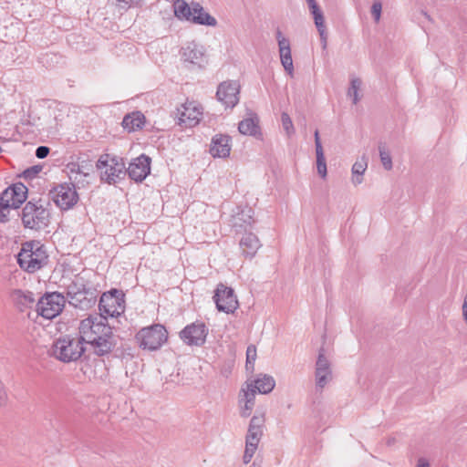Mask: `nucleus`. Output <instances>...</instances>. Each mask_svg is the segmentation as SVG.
<instances>
[{"mask_svg":"<svg viewBox=\"0 0 467 467\" xmlns=\"http://www.w3.org/2000/svg\"><path fill=\"white\" fill-rule=\"evenodd\" d=\"M79 338L86 348L99 356L109 354L116 345L112 328L107 324L103 316H89L81 320L79 327Z\"/></svg>","mask_w":467,"mask_h":467,"instance_id":"f257e3e1","label":"nucleus"},{"mask_svg":"<svg viewBox=\"0 0 467 467\" xmlns=\"http://www.w3.org/2000/svg\"><path fill=\"white\" fill-rule=\"evenodd\" d=\"M17 263L21 269L29 274L37 272L48 263L45 246L38 241H28L22 244L17 254Z\"/></svg>","mask_w":467,"mask_h":467,"instance_id":"f03ea898","label":"nucleus"},{"mask_svg":"<svg viewBox=\"0 0 467 467\" xmlns=\"http://www.w3.org/2000/svg\"><path fill=\"white\" fill-rule=\"evenodd\" d=\"M86 349L79 338L65 336L53 343L49 354L59 361L69 363L78 360Z\"/></svg>","mask_w":467,"mask_h":467,"instance_id":"7ed1b4c3","label":"nucleus"},{"mask_svg":"<svg viewBox=\"0 0 467 467\" xmlns=\"http://www.w3.org/2000/svg\"><path fill=\"white\" fill-rule=\"evenodd\" d=\"M174 14L179 19L193 24L215 26L217 20L208 14L199 3L188 5L184 0H176L173 5Z\"/></svg>","mask_w":467,"mask_h":467,"instance_id":"20e7f679","label":"nucleus"},{"mask_svg":"<svg viewBox=\"0 0 467 467\" xmlns=\"http://www.w3.org/2000/svg\"><path fill=\"white\" fill-rule=\"evenodd\" d=\"M96 168L99 171L100 180L109 184L117 183L126 174V165L122 158L115 155H101L96 163Z\"/></svg>","mask_w":467,"mask_h":467,"instance_id":"39448f33","label":"nucleus"},{"mask_svg":"<svg viewBox=\"0 0 467 467\" xmlns=\"http://www.w3.org/2000/svg\"><path fill=\"white\" fill-rule=\"evenodd\" d=\"M49 213L42 204L28 202L22 211V222L26 228L39 230L48 223Z\"/></svg>","mask_w":467,"mask_h":467,"instance_id":"423d86ee","label":"nucleus"},{"mask_svg":"<svg viewBox=\"0 0 467 467\" xmlns=\"http://www.w3.org/2000/svg\"><path fill=\"white\" fill-rule=\"evenodd\" d=\"M167 331L162 325L156 324L144 327L137 334L140 346L144 349L156 350L167 340Z\"/></svg>","mask_w":467,"mask_h":467,"instance_id":"0eeeda50","label":"nucleus"},{"mask_svg":"<svg viewBox=\"0 0 467 467\" xmlns=\"http://www.w3.org/2000/svg\"><path fill=\"white\" fill-rule=\"evenodd\" d=\"M65 297L57 292L47 294L36 304V312L47 319L58 316L65 306Z\"/></svg>","mask_w":467,"mask_h":467,"instance_id":"6e6552de","label":"nucleus"},{"mask_svg":"<svg viewBox=\"0 0 467 467\" xmlns=\"http://www.w3.org/2000/svg\"><path fill=\"white\" fill-rule=\"evenodd\" d=\"M99 310L103 317H118L125 310L124 294L121 291L112 290L104 293L99 300Z\"/></svg>","mask_w":467,"mask_h":467,"instance_id":"1a4fd4ad","label":"nucleus"},{"mask_svg":"<svg viewBox=\"0 0 467 467\" xmlns=\"http://www.w3.org/2000/svg\"><path fill=\"white\" fill-rule=\"evenodd\" d=\"M67 296L71 305L82 309L88 308L96 302L94 292L89 288L87 289L82 283L78 284V281L68 285Z\"/></svg>","mask_w":467,"mask_h":467,"instance_id":"9d476101","label":"nucleus"},{"mask_svg":"<svg viewBox=\"0 0 467 467\" xmlns=\"http://www.w3.org/2000/svg\"><path fill=\"white\" fill-rule=\"evenodd\" d=\"M202 106L195 101H186L177 109L178 123L185 128L196 126L202 116Z\"/></svg>","mask_w":467,"mask_h":467,"instance_id":"9b49d317","label":"nucleus"},{"mask_svg":"<svg viewBox=\"0 0 467 467\" xmlns=\"http://www.w3.org/2000/svg\"><path fill=\"white\" fill-rule=\"evenodd\" d=\"M213 300L216 305V308L227 314L234 313L239 304L234 291L223 284H219L215 290Z\"/></svg>","mask_w":467,"mask_h":467,"instance_id":"f8f14e48","label":"nucleus"},{"mask_svg":"<svg viewBox=\"0 0 467 467\" xmlns=\"http://www.w3.org/2000/svg\"><path fill=\"white\" fill-rule=\"evenodd\" d=\"M209 329L202 322H193L186 326L181 332V339L188 346H202L208 335Z\"/></svg>","mask_w":467,"mask_h":467,"instance_id":"ddd939ff","label":"nucleus"},{"mask_svg":"<svg viewBox=\"0 0 467 467\" xmlns=\"http://www.w3.org/2000/svg\"><path fill=\"white\" fill-rule=\"evenodd\" d=\"M27 188L21 182L6 188L0 195V204L4 209L18 208L26 200Z\"/></svg>","mask_w":467,"mask_h":467,"instance_id":"4468645a","label":"nucleus"},{"mask_svg":"<svg viewBox=\"0 0 467 467\" xmlns=\"http://www.w3.org/2000/svg\"><path fill=\"white\" fill-rule=\"evenodd\" d=\"M93 171V164L88 160L72 162L67 165L69 179L78 184V187H84L89 183Z\"/></svg>","mask_w":467,"mask_h":467,"instance_id":"2eb2a0df","label":"nucleus"},{"mask_svg":"<svg viewBox=\"0 0 467 467\" xmlns=\"http://www.w3.org/2000/svg\"><path fill=\"white\" fill-rule=\"evenodd\" d=\"M52 198L61 210H68L78 202V195L73 184L64 183L53 190Z\"/></svg>","mask_w":467,"mask_h":467,"instance_id":"dca6fc26","label":"nucleus"},{"mask_svg":"<svg viewBox=\"0 0 467 467\" xmlns=\"http://www.w3.org/2000/svg\"><path fill=\"white\" fill-rule=\"evenodd\" d=\"M181 57L184 63L199 68L203 67L208 61L204 47L195 42H191L182 48Z\"/></svg>","mask_w":467,"mask_h":467,"instance_id":"f3484780","label":"nucleus"},{"mask_svg":"<svg viewBox=\"0 0 467 467\" xmlns=\"http://www.w3.org/2000/svg\"><path fill=\"white\" fill-rule=\"evenodd\" d=\"M333 379L330 361L324 354V350L319 351L315 370L316 389L322 390Z\"/></svg>","mask_w":467,"mask_h":467,"instance_id":"a211bd4d","label":"nucleus"},{"mask_svg":"<svg viewBox=\"0 0 467 467\" xmlns=\"http://www.w3.org/2000/svg\"><path fill=\"white\" fill-rule=\"evenodd\" d=\"M240 85L237 81L229 80L218 86L216 96L226 108H234L239 101Z\"/></svg>","mask_w":467,"mask_h":467,"instance_id":"6ab92c4d","label":"nucleus"},{"mask_svg":"<svg viewBox=\"0 0 467 467\" xmlns=\"http://www.w3.org/2000/svg\"><path fill=\"white\" fill-rule=\"evenodd\" d=\"M150 172V158L145 154L133 159L130 163L126 173L135 182H142Z\"/></svg>","mask_w":467,"mask_h":467,"instance_id":"aec40b11","label":"nucleus"},{"mask_svg":"<svg viewBox=\"0 0 467 467\" xmlns=\"http://www.w3.org/2000/svg\"><path fill=\"white\" fill-rule=\"evenodd\" d=\"M275 37L278 43L280 61L285 72L293 77L294 64L291 55V47L289 40L285 37L280 30L276 31Z\"/></svg>","mask_w":467,"mask_h":467,"instance_id":"412c9836","label":"nucleus"},{"mask_svg":"<svg viewBox=\"0 0 467 467\" xmlns=\"http://www.w3.org/2000/svg\"><path fill=\"white\" fill-rule=\"evenodd\" d=\"M232 149L231 138L224 134H216L213 137L210 147V153L214 158H226L230 155Z\"/></svg>","mask_w":467,"mask_h":467,"instance_id":"4be33fe9","label":"nucleus"},{"mask_svg":"<svg viewBox=\"0 0 467 467\" xmlns=\"http://www.w3.org/2000/svg\"><path fill=\"white\" fill-rule=\"evenodd\" d=\"M239 245L244 256L253 258L261 247V243L255 234L247 233L241 238Z\"/></svg>","mask_w":467,"mask_h":467,"instance_id":"5701e85b","label":"nucleus"},{"mask_svg":"<svg viewBox=\"0 0 467 467\" xmlns=\"http://www.w3.org/2000/svg\"><path fill=\"white\" fill-rule=\"evenodd\" d=\"M238 130L243 135L258 137L261 135L259 128V119L256 115H253L239 122Z\"/></svg>","mask_w":467,"mask_h":467,"instance_id":"b1692460","label":"nucleus"},{"mask_svg":"<svg viewBox=\"0 0 467 467\" xmlns=\"http://www.w3.org/2000/svg\"><path fill=\"white\" fill-rule=\"evenodd\" d=\"M368 168V159L365 155L358 159L351 168V182L358 186L363 182V175Z\"/></svg>","mask_w":467,"mask_h":467,"instance_id":"393cba45","label":"nucleus"},{"mask_svg":"<svg viewBox=\"0 0 467 467\" xmlns=\"http://www.w3.org/2000/svg\"><path fill=\"white\" fill-rule=\"evenodd\" d=\"M250 384H253L257 392L261 394H267L274 389L275 381L272 376L262 375Z\"/></svg>","mask_w":467,"mask_h":467,"instance_id":"a878e982","label":"nucleus"},{"mask_svg":"<svg viewBox=\"0 0 467 467\" xmlns=\"http://www.w3.org/2000/svg\"><path fill=\"white\" fill-rule=\"evenodd\" d=\"M144 119L143 114L139 111H135L124 117L122 126L129 131H133L142 127Z\"/></svg>","mask_w":467,"mask_h":467,"instance_id":"bb28decb","label":"nucleus"},{"mask_svg":"<svg viewBox=\"0 0 467 467\" xmlns=\"http://www.w3.org/2000/svg\"><path fill=\"white\" fill-rule=\"evenodd\" d=\"M362 82L359 78H355L350 81V86L348 90V97L352 99L353 104H357L359 99V90L361 88Z\"/></svg>","mask_w":467,"mask_h":467,"instance_id":"cd10ccee","label":"nucleus"},{"mask_svg":"<svg viewBox=\"0 0 467 467\" xmlns=\"http://www.w3.org/2000/svg\"><path fill=\"white\" fill-rule=\"evenodd\" d=\"M379 152L381 164L386 171H390L393 167L392 159L389 150L385 144L379 145Z\"/></svg>","mask_w":467,"mask_h":467,"instance_id":"c85d7f7f","label":"nucleus"},{"mask_svg":"<svg viewBox=\"0 0 467 467\" xmlns=\"http://www.w3.org/2000/svg\"><path fill=\"white\" fill-rule=\"evenodd\" d=\"M317 156V170L321 178L325 179L327 174V162L324 150L316 151Z\"/></svg>","mask_w":467,"mask_h":467,"instance_id":"c756f323","label":"nucleus"},{"mask_svg":"<svg viewBox=\"0 0 467 467\" xmlns=\"http://www.w3.org/2000/svg\"><path fill=\"white\" fill-rule=\"evenodd\" d=\"M256 390L254 389L253 384L247 383L245 388H243L240 395V404L243 403L244 400L250 401L254 404Z\"/></svg>","mask_w":467,"mask_h":467,"instance_id":"7c9ffc66","label":"nucleus"},{"mask_svg":"<svg viewBox=\"0 0 467 467\" xmlns=\"http://www.w3.org/2000/svg\"><path fill=\"white\" fill-rule=\"evenodd\" d=\"M281 122L283 129L285 130L286 135L291 137L295 133V128L293 121L289 115L286 112H283L281 115Z\"/></svg>","mask_w":467,"mask_h":467,"instance_id":"2f4dec72","label":"nucleus"},{"mask_svg":"<svg viewBox=\"0 0 467 467\" xmlns=\"http://www.w3.org/2000/svg\"><path fill=\"white\" fill-rule=\"evenodd\" d=\"M310 14L313 16L314 23H315L317 29L326 27L324 14H323L322 10L320 9V7L315 11H311Z\"/></svg>","mask_w":467,"mask_h":467,"instance_id":"473e14b6","label":"nucleus"},{"mask_svg":"<svg viewBox=\"0 0 467 467\" xmlns=\"http://www.w3.org/2000/svg\"><path fill=\"white\" fill-rule=\"evenodd\" d=\"M16 296L20 300V303L24 304L25 306L35 302L34 295L31 292L24 293L22 291H18L16 292Z\"/></svg>","mask_w":467,"mask_h":467,"instance_id":"72a5a7b5","label":"nucleus"},{"mask_svg":"<svg viewBox=\"0 0 467 467\" xmlns=\"http://www.w3.org/2000/svg\"><path fill=\"white\" fill-rule=\"evenodd\" d=\"M265 422V418L263 415H254L249 424V429L253 430H263V425Z\"/></svg>","mask_w":467,"mask_h":467,"instance_id":"f704fd0d","label":"nucleus"},{"mask_svg":"<svg viewBox=\"0 0 467 467\" xmlns=\"http://www.w3.org/2000/svg\"><path fill=\"white\" fill-rule=\"evenodd\" d=\"M256 450H257V447L253 446L251 444L248 445V444L245 443V450H244V456H243V461H244V462L245 464L250 462V461L254 457Z\"/></svg>","mask_w":467,"mask_h":467,"instance_id":"c9c22d12","label":"nucleus"},{"mask_svg":"<svg viewBox=\"0 0 467 467\" xmlns=\"http://www.w3.org/2000/svg\"><path fill=\"white\" fill-rule=\"evenodd\" d=\"M382 5L379 1L373 3L371 6V15L374 17L375 22H379L381 16Z\"/></svg>","mask_w":467,"mask_h":467,"instance_id":"e433bc0d","label":"nucleus"},{"mask_svg":"<svg viewBox=\"0 0 467 467\" xmlns=\"http://www.w3.org/2000/svg\"><path fill=\"white\" fill-rule=\"evenodd\" d=\"M254 405V404L250 401L244 400L243 403L241 404V416L244 418L250 416Z\"/></svg>","mask_w":467,"mask_h":467,"instance_id":"4c0bfd02","label":"nucleus"},{"mask_svg":"<svg viewBox=\"0 0 467 467\" xmlns=\"http://www.w3.org/2000/svg\"><path fill=\"white\" fill-rule=\"evenodd\" d=\"M256 358V349L254 346H249L246 350V367L251 364L253 366L254 361Z\"/></svg>","mask_w":467,"mask_h":467,"instance_id":"58836bf2","label":"nucleus"},{"mask_svg":"<svg viewBox=\"0 0 467 467\" xmlns=\"http://www.w3.org/2000/svg\"><path fill=\"white\" fill-rule=\"evenodd\" d=\"M317 31H318V34H319V36H320V41H321L322 47L325 49V48H327V28L326 27H322V28L317 29Z\"/></svg>","mask_w":467,"mask_h":467,"instance_id":"ea45409f","label":"nucleus"},{"mask_svg":"<svg viewBox=\"0 0 467 467\" xmlns=\"http://www.w3.org/2000/svg\"><path fill=\"white\" fill-rule=\"evenodd\" d=\"M49 153V148L46 147V146H39L36 150V156L38 158V159H44L46 158Z\"/></svg>","mask_w":467,"mask_h":467,"instance_id":"a19ab883","label":"nucleus"},{"mask_svg":"<svg viewBox=\"0 0 467 467\" xmlns=\"http://www.w3.org/2000/svg\"><path fill=\"white\" fill-rule=\"evenodd\" d=\"M262 435H263V430L255 431V430L248 428L246 437L261 439Z\"/></svg>","mask_w":467,"mask_h":467,"instance_id":"79ce46f5","label":"nucleus"},{"mask_svg":"<svg viewBox=\"0 0 467 467\" xmlns=\"http://www.w3.org/2000/svg\"><path fill=\"white\" fill-rule=\"evenodd\" d=\"M315 146L316 151L322 150L323 147L320 141L319 133L317 130L315 131Z\"/></svg>","mask_w":467,"mask_h":467,"instance_id":"37998d69","label":"nucleus"},{"mask_svg":"<svg viewBox=\"0 0 467 467\" xmlns=\"http://www.w3.org/2000/svg\"><path fill=\"white\" fill-rule=\"evenodd\" d=\"M260 440L261 439L246 437L245 443L248 445L251 444L253 446L258 447Z\"/></svg>","mask_w":467,"mask_h":467,"instance_id":"c03bdc74","label":"nucleus"},{"mask_svg":"<svg viewBox=\"0 0 467 467\" xmlns=\"http://www.w3.org/2000/svg\"><path fill=\"white\" fill-rule=\"evenodd\" d=\"M415 467H431L430 462L425 458H420L417 461V464Z\"/></svg>","mask_w":467,"mask_h":467,"instance_id":"a18cd8bd","label":"nucleus"},{"mask_svg":"<svg viewBox=\"0 0 467 467\" xmlns=\"http://www.w3.org/2000/svg\"><path fill=\"white\" fill-rule=\"evenodd\" d=\"M462 318L464 322L467 324V296L464 297L462 304Z\"/></svg>","mask_w":467,"mask_h":467,"instance_id":"49530a36","label":"nucleus"},{"mask_svg":"<svg viewBox=\"0 0 467 467\" xmlns=\"http://www.w3.org/2000/svg\"><path fill=\"white\" fill-rule=\"evenodd\" d=\"M5 392L3 388V384L0 382V403L5 400Z\"/></svg>","mask_w":467,"mask_h":467,"instance_id":"de8ad7c7","label":"nucleus"},{"mask_svg":"<svg viewBox=\"0 0 467 467\" xmlns=\"http://www.w3.org/2000/svg\"><path fill=\"white\" fill-rule=\"evenodd\" d=\"M318 8H319V5H317V3H316L315 5H310V6L308 7L309 12H311V11H315V10H317V9H318Z\"/></svg>","mask_w":467,"mask_h":467,"instance_id":"09e8293b","label":"nucleus"},{"mask_svg":"<svg viewBox=\"0 0 467 467\" xmlns=\"http://www.w3.org/2000/svg\"><path fill=\"white\" fill-rule=\"evenodd\" d=\"M306 4H307V6L309 7L310 5H315L317 3L316 0H306Z\"/></svg>","mask_w":467,"mask_h":467,"instance_id":"8fccbe9b","label":"nucleus"},{"mask_svg":"<svg viewBox=\"0 0 467 467\" xmlns=\"http://www.w3.org/2000/svg\"><path fill=\"white\" fill-rule=\"evenodd\" d=\"M248 216H249V221H247L246 223L248 224H252L254 223V220H252V216L250 214Z\"/></svg>","mask_w":467,"mask_h":467,"instance_id":"3c124183","label":"nucleus"},{"mask_svg":"<svg viewBox=\"0 0 467 467\" xmlns=\"http://www.w3.org/2000/svg\"><path fill=\"white\" fill-rule=\"evenodd\" d=\"M38 171H39V169L37 167H34L32 169V172H34V173H37Z\"/></svg>","mask_w":467,"mask_h":467,"instance_id":"603ef678","label":"nucleus"},{"mask_svg":"<svg viewBox=\"0 0 467 467\" xmlns=\"http://www.w3.org/2000/svg\"><path fill=\"white\" fill-rule=\"evenodd\" d=\"M250 467H260V466L256 465L255 463H253Z\"/></svg>","mask_w":467,"mask_h":467,"instance_id":"864d4df0","label":"nucleus"},{"mask_svg":"<svg viewBox=\"0 0 467 467\" xmlns=\"http://www.w3.org/2000/svg\"><path fill=\"white\" fill-rule=\"evenodd\" d=\"M30 172H31V171H30V170H27V171H26V174H29Z\"/></svg>","mask_w":467,"mask_h":467,"instance_id":"5fc2aeb1","label":"nucleus"}]
</instances>
